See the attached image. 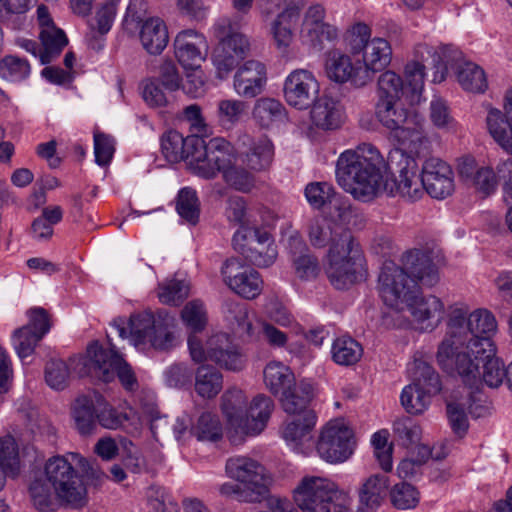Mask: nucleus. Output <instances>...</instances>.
I'll use <instances>...</instances> for the list:
<instances>
[{
	"instance_id": "obj_1",
	"label": "nucleus",
	"mask_w": 512,
	"mask_h": 512,
	"mask_svg": "<svg viewBox=\"0 0 512 512\" xmlns=\"http://www.w3.org/2000/svg\"><path fill=\"white\" fill-rule=\"evenodd\" d=\"M397 176L390 178L388 164L381 153L370 144L343 151L336 161V181L355 200L371 202L387 195L398 194L409 201H417L425 194L422 171L414 157L394 161Z\"/></svg>"
},
{
	"instance_id": "obj_2",
	"label": "nucleus",
	"mask_w": 512,
	"mask_h": 512,
	"mask_svg": "<svg viewBox=\"0 0 512 512\" xmlns=\"http://www.w3.org/2000/svg\"><path fill=\"white\" fill-rule=\"evenodd\" d=\"M402 263L403 267L384 262L378 278L379 295L388 307L408 312L417 330L433 331L443 319L444 303L434 295H416L414 289L416 281L428 287L437 284L438 268L428 253L419 250L407 252Z\"/></svg>"
},
{
	"instance_id": "obj_3",
	"label": "nucleus",
	"mask_w": 512,
	"mask_h": 512,
	"mask_svg": "<svg viewBox=\"0 0 512 512\" xmlns=\"http://www.w3.org/2000/svg\"><path fill=\"white\" fill-rule=\"evenodd\" d=\"M161 148L171 162L189 161L195 173L206 179L221 173L224 181L235 190L250 192L255 186L254 176L237 166L238 158L233 147L224 138L206 141L196 134H182L167 130L161 138Z\"/></svg>"
},
{
	"instance_id": "obj_4",
	"label": "nucleus",
	"mask_w": 512,
	"mask_h": 512,
	"mask_svg": "<svg viewBox=\"0 0 512 512\" xmlns=\"http://www.w3.org/2000/svg\"><path fill=\"white\" fill-rule=\"evenodd\" d=\"M466 352L452 357V348L445 343L440 353H436L439 367L448 375L459 377L469 389L471 399L476 403L470 411L476 417H484L490 411L489 403L481 388L483 383L491 388L499 387L506 380V367L497 357L495 342L488 339L476 340Z\"/></svg>"
},
{
	"instance_id": "obj_5",
	"label": "nucleus",
	"mask_w": 512,
	"mask_h": 512,
	"mask_svg": "<svg viewBox=\"0 0 512 512\" xmlns=\"http://www.w3.org/2000/svg\"><path fill=\"white\" fill-rule=\"evenodd\" d=\"M76 467L89 477L98 478V472L78 453L52 456L43 468L34 472L28 494L32 505L40 512L55 509L58 502L81 507L87 501V490Z\"/></svg>"
},
{
	"instance_id": "obj_6",
	"label": "nucleus",
	"mask_w": 512,
	"mask_h": 512,
	"mask_svg": "<svg viewBox=\"0 0 512 512\" xmlns=\"http://www.w3.org/2000/svg\"><path fill=\"white\" fill-rule=\"evenodd\" d=\"M308 239L315 248L328 247L323 259L324 271L336 289H347L357 281L363 254L352 234L329 218L310 221Z\"/></svg>"
},
{
	"instance_id": "obj_7",
	"label": "nucleus",
	"mask_w": 512,
	"mask_h": 512,
	"mask_svg": "<svg viewBox=\"0 0 512 512\" xmlns=\"http://www.w3.org/2000/svg\"><path fill=\"white\" fill-rule=\"evenodd\" d=\"M320 84L307 69H295L285 79L283 95L286 103L298 110L310 107V117L316 128H340L346 114L342 106L328 99H318Z\"/></svg>"
},
{
	"instance_id": "obj_8",
	"label": "nucleus",
	"mask_w": 512,
	"mask_h": 512,
	"mask_svg": "<svg viewBox=\"0 0 512 512\" xmlns=\"http://www.w3.org/2000/svg\"><path fill=\"white\" fill-rule=\"evenodd\" d=\"M498 323L494 314L485 308H478L472 312L466 305L456 303L448 310L447 332L438 346L437 353L445 343L452 348V357L466 352L471 343L476 340L488 339L493 341L497 334Z\"/></svg>"
},
{
	"instance_id": "obj_9",
	"label": "nucleus",
	"mask_w": 512,
	"mask_h": 512,
	"mask_svg": "<svg viewBox=\"0 0 512 512\" xmlns=\"http://www.w3.org/2000/svg\"><path fill=\"white\" fill-rule=\"evenodd\" d=\"M174 318L166 315L163 319L156 320L151 312H141L130 317L127 325L123 319L113 322L111 328L121 339H129V342L139 351L148 348L156 350H168L176 345L178 336L170 327Z\"/></svg>"
},
{
	"instance_id": "obj_10",
	"label": "nucleus",
	"mask_w": 512,
	"mask_h": 512,
	"mask_svg": "<svg viewBox=\"0 0 512 512\" xmlns=\"http://www.w3.org/2000/svg\"><path fill=\"white\" fill-rule=\"evenodd\" d=\"M105 348L98 341L91 342L83 357L73 360L79 376H91L103 382H111L117 376L126 390H135L138 386L137 379L131 366L116 350V346L110 341Z\"/></svg>"
},
{
	"instance_id": "obj_11",
	"label": "nucleus",
	"mask_w": 512,
	"mask_h": 512,
	"mask_svg": "<svg viewBox=\"0 0 512 512\" xmlns=\"http://www.w3.org/2000/svg\"><path fill=\"white\" fill-rule=\"evenodd\" d=\"M274 410L273 400L263 394L255 396L247 405L240 389H230L222 396V411L230 428L247 436L264 431Z\"/></svg>"
},
{
	"instance_id": "obj_12",
	"label": "nucleus",
	"mask_w": 512,
	"mask_h": 512,
	"mask_svg": "<svg viewBox=\"0 0 512 512\" xmlns=\"http://www.w3.org/2000/svg\"><path fill=\"white\" fill-rule=\"evenodd\" d=\"M218 45L212 54V62L219 79L226 78L251 50L249 38L235 30V23L229 17L219 18L212 27Z\"/></svg>"
},
{
	"instance_id": "obj_13",
	"label": "nucleus",
	"mask_w": 512,
	"mask_h": 512,
	"mask_svg": "<svg viewBox=\"0 0 512 512\" xmlns=\"http://www.w3.org/2000/svg\"><path fill=\"white\" fill-rule=\"evenodd\" d=\"M411 383L401 392L400 401L409 414H422L431 403V396L441 389L440 378L427 362L415 359L408 366Z\"/></svg>"
},
{
	"instance_id": "obj_14",
	"label": "nucleus",
	"mask_w": 512,
	"mask_h": 512,
	"mask_svg": "<svg viewBox=\"0 0 512 512\" xmlns=\"http://www.w3.org/2000/svg\"><path fill=\"white\" fill-rule=\"evenodd\" d=\"M188 349L191 359L196 363L212 361L232 371H238L244 366L243 355L227 333H213L205 342L192 334L188 337Z\"/></svg>"
},
{
	"instance_id": "obj_15",
	"label": "nucleus",
	"mask_w": 512,
	"mask_h": 512,
	"mask_svg": "<svg viewBox=\"0 0 512 512\" xmlns=\"http://www.w3.org/2000/svg\"><path fill=\"white\" fill-rule=\"evenodd\" d=\"M355 447L354 431L343 418L328 421L321 428L316 443L319 457L330 464L347 461L353 455Z\"/></svg>"
},
{
	"instance_id": "obj_16",
	"label": "nucleus",
	"mask_w": 512,
	"mask_h": 512,
	"mask_svg": "<svg viewBox=\"0 0 512 512\" xmlns=\"http://www.w3.org/2000/svg\"><path fill=\"white\" fill-rule=\"evenodd\" d=\"M227 477L245 485L261 499L269 493L271 476L257 460L247 456L230 457L225 464Z\"/></svg>"
},
{
	"instance_id": "obj_17",
	"label": "nucleus",
	"mask_w": 512,
	"mask_h": 512,
	"mask_svg": "<svg viewBox=\"0 0 512 512\" xmlns=\"http://www.w3.org/2000/svg\"><path fill=\"white\" fill-rule=\"evenodd\" d=\"M173 433L179 443H186L191 437L200 442L215 443L222 438L223 428L218 416L204 411L194 420L188 415L179 416L174 425Z\"/></svg>"
},
{
	"instance_id": "obj_18",
	"label": "nucleus",
	"mask_w": 512,
	"mask_h": 512,
	"mask_svg": "<svg viewBox=\"0 0 512 512\" xmlns=\"http://www.w3.org/2000/svg\"><path fill=\"white\" fill-rule=\"evenodd\" d=\"M221 276L229 289L246 299H254L262 291L263 281L259 273L237 259L223 263Z\"/></svg>"
},
{
	"instance_id": "obj_19",
	"label": "nucleus",
	"mask_w": 512,
	"mask_h": 512,
	"mask_svg": "<svg viewBox=\"0 0 512 512\" xmlns=\"http://www.w3.org/2000/svg\"><path fill=\"white\" fill-rule=\"evenodd\" d=\"M425 193L434 199H445L455 190L452 167L438 157H429L422 164Z\"/></svg>"
},
{
	"instance_id": "obj_20",
	"label": "nucleus",
	"mask_w": 512,
	"mask_h": 512,
	"mask_svg": "<svg viewBox=\"0 0 512 512\" xmlns=\"http://www.w3.org/2000/svg\"><path fill=\"white\" fill-rule=\"evenodd\" d=\"M37 18L40 27L39 38L41 44H43L40 62L41 64H48L60 55L63 48L68 44V39L64 31L55 26L46 6L38 7Z\"/></svg>"
},
{
	"instance_id": "obj_21",
	"label": "nucleus",
	"mask_w": 512,
	"mask_h": 512,
	"mask_svg": "<svg viewBox=\"0 0 512 512\" xmlns=\"http://www.w3.org/2000/svg\"><path fill=\"white\" fill-rule=\"evenodd\" d=\"M205 37L193 29L178 33L174 40L175 56L185 69L195 70L206 58Z\"/></svg>"
},
{
	"instance_id": "obj_22",
	"label": "nucleus",
	"mask_w": 512,
	"mask_h": 512,
	"mask_svg": "<svg viewBox=\"0 0 512 512\" xmlns=\"http://www.w3.org/2000/svg\"><path fill=\"white\" fill-rule=\"evenodd\" d=\"M316 419L314 412H307L305 418H295L284 425L282 438L294 453L307 456L312 451V430L316 425Z\"/></svg>"
},
{
	"instance_id": "obj_23",
	"label": "nucleus",
	"mask_w": 512,
	"mask_h": 512,
	"mask_svg": "<svg viewBox=\"0 0 512 512\" xmlns=\"http://www.w3.org/2000/svg\"><path fill=\"white\" fill-rule=\"evenodd\" d=\"M363 63L358 72V84H368L373 80L374 74L384 70L391 62L392 50L387 40L374 38L363 50Z\"/></svg>"
},
{
	"instance_id": "obj_24",
	"label": "nucleus",
	"mask_w": 512,
	"mask_h": 512,
	"mask_svg": "<svg viewBox=\"0 0 512 512\" xmlns=\"http://www.w3.org/2000/svg\"><path fill=\"white\" fill-rule=\"evenodd\" d=\"M325 74L329 80L344 84L350 82L355 87H364L366 84H358V72L361 69V61L352 62L351 57L339 49L329 50L325 54Z\"/></svg>"
},
{
	"instance_id": "obj_25",
	"label": "nucleus",
	"mask_w": 512,
	"mask_h": 512,
	"mask_svg": "<svg viewBox=\"0 0 512 512\" xmlns=\"http://www.w3.org/2000/svg\"><path fill=\"white\" fill-rule=\"evenodd\" d=\"M389 486V477L380 473L363 478L357 488L358 512H375L384 502Z\"/></svg>"
},
{
	"instance_id": "obj_26",
	"label": "nucleus",
	"mask_w": 512,
	"mask_h": 512,
	"mask_svg": "<svg viewBox=\"0 0 512 512\" xmlns=\"http://www.w3.org/2000/svg\"><path fill=\"white\" fill-rule=\"evenodd\" d=\"M265 66L256 60L246 61L234 76V89L244 98H254L259 95L266 83Z\"/></svg>"
},
{
	"instance_id": "obj_27",
	"label": "nucleus",
	"mask_w": 512,
	"mask_h": 512,
	"mask_svg": "<svg viewBox=\"0 0 512 512\" xmlns=\"http://www.w3.org/2000/svg\"><path fill=\"white\" fill-rule=\"evenodd\" d=\"M299 17L300 10L298 7L287 6L265 26L278 50L285 52L291 45L294 38V26Z\"/></svg>"
},
{
	"instance_id": "obj_28",
	"label": "nucleus",
	"mask_w": 512,
	"mask_h": 512,
	"mask_svg": "<svg viewBox=\"0 0 512 512\" xmlns=\"http://www.w3.org/2000/svg\"><path fill=\"white\" fill-rule=\"evenodd\" d=\"M397 101L378 100L375 105V116L379 124L385 128H412L421 126L423 119L415 112L405 108H396Z\"/></svg>"
},
{
	"instance_id": "obj_29",
	"label": "nucleus",
	"mask_w": 512,
	"mask_h": 512,
	"mask_svg": "<svg viewBox=\"0 0 512 512\" xmlns=\"http://www.w3.org/2000/svg\"><path fill=\"white\" fill-rule=\"evenodd\" d=\"M101 405H103V396L96 392L76 398L72 408V416L81 434H90L95 429L97 414Z\"/></svg>"
},
{
	"instance_id": "obj_30",
	"label": "nucleus",
	"mask_w": 512,
	"mask_h": 512,
	"mask_svg": "<svg viewBox=\"0 0 512 512\" xmlns=\"http://www.w3.org/2000/svg\"><path fill=\"white\" fill-rule=\"evenodd\" d=\"M97 421L107 429L123 428L130 434H137L142 427L143 415L132 408L124 413H118L103 398V405L99 407Z\"/></svg>"
},
{
	"instance_id": "obj_31",
	"label": "nucleus",
	"mask_w": 512,
	"mask_h": 512,
	"mask_svg": "<svg viewBox=\"0 0 512 512\" xmlns=\"http://www.w3.org/2000/svg\"><path fill=\"white\" fill-rule=\"evenodd\" d=\"M393 132L397 146L390 154L392 163L400 161L402 156L415 158L429 149V141L423 135V130H393Z\"/></svg>"
},
{
	"instance_id": "obj_32",
	"label": "nucleus",
	"mask_w": 512,
	"mask_h": 512,
	"mask_svg": "<svg viewBox=\"0 0 512 512\" xmlns=\"http://www.w3.org/2000/svg\"><path fill=\"white\" fill-rule=\"evenodd\" d=\"M142 47L151 55L161 54L166 48L169 36L165 22L159 17H149L139 31Z\"/></svg>"
},
{
	"instance_id": "obj_33",
	"label": "nucleus",
	"mask_w": 512,
	"mask_h": 512,
	"mask_svg": "<svg viewBox=\"0 0 512 512\" xmlns=\"http://www.w3.org/2000/svg\"><path fill=\"white\" fill-rule=\"evenodd\" d=\"M274 158V146L266 137L249 140L246 151L241 154L242 163L250 170L260 172L268 169Z\"/></svg>"
},
{
	"instance_id": "obj_34",
	"label": "nucleus",
	"mask_w": 512,
	"mask_h": 512,
	"mask_svg": "<svg viewBox=\"0 0 512 512\" xmlns=\"http://www.w3.org/2000/svg\"><path fill=\"white\" fill-rule=\"evenodd\" d=\"M476 403L469 395V389L464 386L462 391H457L452 395V399L447 404V415L454 433L462 436L468 429V418L466 410L475 418L470 411V406Z\"/></svg>"
},
{
	"instance_id": "obj_35",
	"label": "nucleus",
	"mask_w": 512,
	"mask_h": 512,
	"mask_svg": "<svg viewBox=\"0 0 512 512\" xmlns=\"http://www.w3.org/2000/svg\"><path fill=\"white\" fill-rule=\"evenodd\" d=\"M248 245L245 257L256 266L268 267L277 258L276 246L266 231L254 230Z\"/></svg>"
},
{
	"instance_id": "obj_36",
	"label": "nucleus",
	"mask_w": 512,
	"mask_h": 512,
	"mask_svg": "<svg viewBox=\"0 0 512 512\" xmlns=\"http://www.w3.org/2000/svg\"><path fill=\"white\" fill-rule=\"evenodd\" d=\"M253 118L262 127L284 126L288 124L285 106L274 98L263 97L255 102Z\"/></svg>"
},
{
	"instance_id": "obj_37",
	"label": "nucleus",
	"mask_w": 512,
	"mask_h": 512,
	"mask_svg": "<svg viewBox=\"0 0 512 512\" xmlns=\"http://www.w3.org/2000/svg\"><path fill=\"white\" fill-rule=\"evenodd\" d=\"M313 387L307 381H300L290 389L281 393V404L284 411L295 415L296 418H305L307 412H313L308 409V404L312 398Z\"/></svg>"
},
{
	"instance_id": "obj_38",
	"label": "nucleus",
	"mask_w": 512,
	"mask_h": 512,
	"mask_svg": "<svg viewBox=\"0 0 512 512\" xmlns=\"http://www.w3.org/2000/svg\"><path fill=\"white\" fill-rule=\"evenodd\" d=\"M263 374L266 387L274 395L281 394L296 384L290 368L281 362H269Z\"/></svg>"
},
{
	"instance_id": "obj_39",
	"label": "nucleus",
	"mask_w": 512,
	"mask_h": 512,
	"mask_svg": "<svg viewBox=\"0 0 512 512\" xmlns=\"http://www.w3.org/2000/svg\"><path fill=\"white\" fill-rule=\"evenodd\" d=\"M330 353L337 365L352 366L361 359L363 348L352 337L343 335L332 342Z\"/></svg>"
},
{
	"instance_id": "obj_40",
	"label": "nucleus",
	"mask_w": 512,
	"mask_h": 512,
	"mask_svg": "<svg viewBox=\"0 0 512 512\" xmlns=\"http://www.w3.org/2000/svg\"><path fill=\"white\" fill-rule=\"evenodd\" d=\"M191 284L186 278L173 277L159 283L157 297L162 304L179 306L190 294Z\"/></svg>"
},
{
	"instance_id": "obj_41",
	"label": "nucleus",
	"mask_w": 512,
	"mask_h": 512,
	"mask_svg": "<svg viewBox=\"0 0 512 512\" xmlns=\"http://www.w3.org/2000/svg\"><path fill=\"white\" fill-rule=\"evenodd\" d=\"M63 217V210L58 205L45 207L41 214L34 219L31 225L32 237L37 241L49 240L54 232V225Z\"/></svg>"
},
{
	"instance_id": "obj_42",
	"label": "nucleus",
	"mask_w": 512,
	"mask_h": 512,
	"mask_svg": "<svg viewBox=\"0 0 512 512\" xmlns=\"http://www.w3.org/2000/svg\"><path fill=\"white\" fill-rule=\"evenodd\" d=\"M223 387L222 374L214 367L203 365L195 375V390L202 398H213Z\"/></svg>"
},
{
	"instance_id": "obj_43",
	"label": "nucleus",
	"mask_w": 512,
	"mask_h": 512,
	"mask_svg": "<svg viewBox=\"0 0 512 512\" xmlns=\"http://www.w3.org/2000/svg\"><path fill=\"white\" fill-rule=\"evenodd\" d=\"M457 79L464 90L472 93H483L488 87L485 71L472 62H463L459 65Z\"/></svg>"
},
{
	"instance_id": "obj_44",
	"label": "nucleus",
	"mask_w": 512,
	"mask_h": 512,
	"mask_svg": "<svg viewBox=\"0 0 512 512\" xmlns=\"http://www.w3.org/2000/svg\"><path fill=\"white\" fill-rule=\"evenodd\" d=\"M334 223L349 231L351 228H360L363 224V215L343 198L334 199L331 218Z\"/></svg>"
},
{
	"instance_id": "obj_45",
	"label": "nucleus",
	"mask_w": 512,
	"mask_h": 512,
	"mask_svg": "<svg viewBox=\"0 0 512 512\" xmlns=\"http://www.w3.org/2000/svg\"><path fill=\"white\" fill-rule=\"evenodd\" d=\"M83 356L81 355V357ZM76 358H80V356L71 358L69 364L60 359H53L46 364L45 381L50 388L63 390L68 385L70 379V368L79 375L73 363V360Z\"/></svg>"
},
{
	"instance_id": "obj_46",
	"label": "nucleus",
	"mask_w": 512,
	"mask_h": 512,
	"mask_svg": "<svg viewBox=\"0 0 512 512\" xmlns=\"http://www.w3.org/2000/svg\"><path fill=\"white\" fill-rule=\"evenodd\" d=\"M405 93L402 77L392 70L382 72L377 80L378 100L399 101Z\"/></svg>"
},
{
	"instance_id": "obj_47",
	"label": "nucleus",
	"mask_w": 512,
	"mask_h": 512,
	"mask_svg": "<svg viewBox=\"0 0 512 512\" xmlns=\"http://www.w3.org/2000/svg\"><path fill=\"white\" fill-rule=\"evenodd\" d=\"M389 498L392 506L396 509L411 510L418 506L421 497L415 486L407 482H400L391 487Z\"/></svg>"
},
{
	"instance_id": "obj_48",
	"label": "nucleus",
	"mask_w": 512,
	"mask_h": 512,
	"mask_svg": "<svg viewBox=\"0 0 512 512\" xmlns=\"http://www.w3.org/2000/svg\"><path fill=\"white\" fill-rule=\"evenodd\" d=\"M0 467L5 475H18L21 463L16 440L10 436L0 438Z\"/></svg>"
},
{
	"instance_id": "obj_49",
	"label": "nucleus",
	"mask_w": 512,
	"mask_h": 512,
	"mask_svg": "<svg viewBox=\"0 0 512 512\" xmlns=\"http://www.w3.org/2000/svg\"><path fill=\"white\" fill-rule=\"evenodd\" d=\"M247 104L241 100L223 99L217 103L216 117L222 126L236 125L248 115Z\"/></svg>"
},
{
	"instance_id": "obj_50",
	"label": "nucleus",
	"mask_w": 512,
	"mask_h": 512,
	"mask_svg": "<svg viewBox=\"0 0 512 512\" xmlns=\"http://www.w3.org/2000/svg\"><path fill=\"white\" fill-rule=\"evenodd\" d=\"M29 62L16 55H6L0 60V77L9 82H21L29 77Z\"/></svg>"
},
{
	"instance_id": "obj_51",
	"label": "nucleus",
	"mask_w": 512,
	"mask_h": 512,
	"mask_svg": "<svg viewBox=\"0 0 512 512\" xmlns=\"http://www.w3.org/2000/svg\"><path fill=\"white\" fill-rule=\"evenodd\" d=\"M425 67L418 61H411L405 65L404 74L407 81V98L410 104L420 102L424 89Z\"/></svg>"
},
{
	"instance_id": "obj_52",
	"label": "nucleus",
	"mask_w": 512,
	"mask_h": 512,
	"mask_svg": "<svg viewBox=\"0 0 512 512\" xmlns=\"http://www.w3.org/2000/svg\"><path fill=\"white\" fill-rule=\"evenodd\" d=\"M180 317L184 325L193 332L204 330L208 322L206 306L198 299L187 302L181 310Z\"/></svg>"
},
{
	"instance_id": "obj_53",
	"label": "nucleus",
	"mask_w": 512,
	"mask_h": 512,
	"mask_svg": "<svg viewBox=\"0 0 512 512\" xmlns=\"http://www.w3.org/2000/svg\"><path fill=\"white\" fill-rule=\"evenodd\" d=\"M295 244L304 248V252L293 255V267L295 275L301 280H313L319 272L320 266L318 259L312 255L307 248L297 239L292 240Z\"/></svg>"
},
{
	"instance_id": "obj_54",
	"label": "nucleus",
	"mask_w": 512,
	"mask_h": 512,
	"mask_svg": "<svg viewBox=\"0 0 512 512\" xmlns=\"http://www.w3.org/2000/svg\"><path fill=\"white\" fill-rule=\"evenodd\" d=\"M176 210L182 219L190 224H196L200 214L196 191L189 187L182 188L178 193Z\"/></svg>"
},
{
	"instance_id": "obj_55",
	"label": "nucleus",
	"mask_w": 512,
	"mask_h": 512,
	"mask_svg": "<svg viewBox=\"0 0 512 512\" xmlns=\"http://www.w3.org/2000/svg\"><path fill=\"white\" fill-rule=\"evenodd\" d=\"M119 2L120 0H104L97 9L95 16L89 20V27L92 32L104 35L110 31Z\"/></svg>"
},
{
	"instance_id": "obj_56",
	"label": "nucleus",
	"mask_w": 512,
	"mask_h": 512,
	"mask_svg": "<svg viewBox=\"0 0 512 512\" xmlns=\"http://www.w3.org/2000/svg\"><path fill=\"white\" fill-rule=\"evenodd\" d=\"M42 338L41 333L33 332L30 326H23L13 332L12 345L17 355L24 359L33 354Z\"/></svg>"
},
{
	"instance_id": "obj_57",
	"label": "nucleus",
	"mask_w": 512,
	"mask_h": 512,
	"mask_svg": "<svg viewBox=\"0 0 512 512\" xmlns=\"http://www.w3.org/2000/svg\"><path fill=\"white\" fill-rule=\"evenodd\" d=\"M95 163L100 167H108L116 151V140L108 133L97 131L93 136Z\"/></svg>"
},
{
	"instance_id": "obj_58",
	"label": "nucleus",
	"mask_w": 512,
	"mask_h": 512,
	"mask_svg": "<svg viewBox=\"0 0 512 512\" xmlns=\"http://www.w3.org/2000/svg\"><path fill=\"white\" fill-rule=\"evenodd\" d=\"M305 198L309 205L315 209L322 208L326 203H333L335 190L328 182H312L305 187Z\"/></svg>"
},
{
	"instance_id": "obj_59",
	"label": "nucleus",
	"mask_w": 512,
	"mask_h": 512,
	"mask_svg": "<svg viewBox=\"0 0 512 512\" xmlns=\"http://www.w3.org/2000/svg\"><path fill=\"white\" fill-rule=\"evenodd\" d=\"M371 30L368 25L358 22L350 26L345 34L344 41L353 55L361 53L370 43Z\"/></svg>"
},
{
	"instance_id": "obj_60",
	"label": "nucleus",
	"mask_w": 512,
	"mask_h": 512,
	"mask_svg": "<svg viewBox=\"0 0 512 512\" xmlns=\"http://www.w3.org/2000/svg\"><path fill=\"white\" fill-rule=\"evenodd\" d=\"M226 319L237 325V331L245 334L250 339H257V333L248 318L247 307L242 303L232 302L227 304Z\"/></svg>"
},
{
	"instance_id": "obj_61",
	"label": "nucleus",
	"mask_w": 512,
	"mask_h": 512,
	"mask_svg": "<svg viewBox=\"0 0 512 512\" xmlns=\"http://www.w3.org/2000/svg\"><path fill=\"white\" fill-rule=\"evenodd\" d=\"M503 107L505 111L504 113L497 108L491 107L490 105L486 106V123L488 128H499L504 124L507 125L508 128H512V88H509L505 91L503 97Z\"/></svg>"
},
{
	"instance_id": "obj_62",
	"label": "nucleus",
	"mask_w": 512,
	"mask_h": 512,
	"mask_svg": "<svg viewBox=\"0 0 512 512\" xmlns=\"http://www.w3.org/2000/svg\"><path fill=\"white\" fill-rule=\"evenodd\" d=\"M339 29L328 22L319 25L315 28V36L309 33H304L302 38L308 45L316 51H322L325 47V41L330 44H335L339 40Z\"/></svg>"
},
{
	"instance_id": "obj_63",
	"label": "nucleus",
	"mask_w": 512,
	"mask_h": 512,
	"mask_svg": "<svg viewBox=\"0 0 512 512\" xmlns=\"http://www.w3.org/2000/svg\"><path fill=\"white\" fill-rule=\"evenodd\" d=\"M218 492L222 497L233 499L240 503L256 504L263 500L245 485L236 481L220 484L218 486Z\"/></svg>"
},
{
	"instance_id": "obj_64",
	"label": "nucleus",
	"mask_w": 512,
	"mask_h": 512,
	"mask_svg": "<svg viewBox=\"0 0 512 512\" xmlns=\"http://www.w3.org/2000/svg\"><path fill=\"white\" fill-rule=\"evenodd\" d=\"M393 432L404 444L410 445L418 442L421 438V427L409 417H402L394 421Z\"/></svg>"
}]
</instances>
